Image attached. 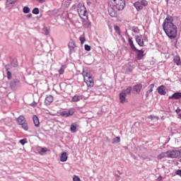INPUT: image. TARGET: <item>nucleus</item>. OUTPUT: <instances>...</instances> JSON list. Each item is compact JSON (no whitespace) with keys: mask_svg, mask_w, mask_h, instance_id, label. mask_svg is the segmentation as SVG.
<instances>
[{"mask_svg":"<svg viewBox=\"0 0 181 181\" xmlns=\"http://www.w3.org/2000/svg\"><path fill=\"white\" fill-rule=\"evenodd\" d=\"M133 90L136 91L137 94H139V93H141V90H142V84L139 83V84L135 85L133 87Z\"/></svg>","mask_w":181,"mask_h":181,"instance_id":"19","label":"nucleus"},{"mask_svg":"<svg viewBox=\"0 0 181 181\" xmlns=\"http://www.w3.org/2000/svg\"><path fill=\"white\" fill-rule=\"evenodd\" d=\"M108 4L117 9V11H123L125 8V0H109Z\"/></svg>","mask_w":181,"mask_h":181,"instance_id":"2","label":"nucleus"},{"mask_svg":"<svg viewBox=\"0 0 181 181\" xmlns=\"http://www.w3.org/2000/svg\"><path fill=\"white\" fill-rule=\"evenodd\" d=\"M6 70L7 71V78L8 80H11L12 78V74L11 73V71H9V69H8V67H6Z\"/></svg>","mask_w":181,"mask_h":181,"instance_id":"27","label":"nucleus"},{"mask_svg":"<svg viewBox=\"0 0 181 181\" xmlns=\"http://www.w3.org/2000/svg\"><path fill=\"white\" fill-rule=\"evenodd\" d=\"M59 74H64V69L63 68H61L59 70Z\"/></svg>","mask_w":181,"mask_h":181,"instance_id":"38","label":"nucleus"},{"mask_svg":"<svg viewBox=\"0 0 181 181\" xmlns=\"http://www.w3.org/2000/svg\"><path fill=\"white\" fill-rule=\"evenodd\" d=\"M108 13L112 18H118V13L114 8V6H110L107 8Z\"/></svg>","mask_w":181,"mask_h":181,"instance_id":"11","label":"nucleus"},{"mask_svg":"<svg viewBox=\"0 0 181 181\" xmlns=\"http://www.w3.org/2000/svg\"><path fill=\"white\" fill-rule=\"evenodd\" d=\"M41 152H50V150L47 149V148L45 147L41 148Z\"/></svg>","mask_w":181,"mask_h":181,"instance_id":"36","label":"nucleus"},{"mask_svg":"<svg viewBox=\"0 0 181 181\" xmlns=\"http://www.w3.org/2000/svg\"><path fill=\"white\" fill-rule=\"evenodd\" d=\"M79 40H80L81 43L83 45L84 43V42H86V37H80Z\"/></svg>","mask_w":181,"mask_h":181,"instance_id":"34","label":"nucleus"},{"mask_svg":"<svg viewBox=\"0 0 181 181\" xmlns=\"http://www.w3.org/2000/svg\"><path fill=\"white\" fill-rule=\"evenodd\" d=\"M68 1H72V0H68Z\"/></svg>","mask_w":181,"mask_h":181,"instance_id":"44","label":"nucleus"},{"mask_svg":"<svg viewBox=\"0 0 181 181\" xmlns=\"http://www.w3.org/2000/svg\"><path fill=\"white\" fill-rule=\"evenodd\" d=\"M128 43L132 49V50H134L135 52H137V59L138 60H142L144 59V56H145V54H144V50L142 49H138L134 45V41H132V38L129 37L128 39Z\"/></svg>","mask_w":181,"mask_h":181,"instance_id":"3","label":"nucleus"},{"mask_svg":"<svg viewBox=\"0 0 181 181\" xmlns=\"http://www.w3.org/2000/svg\"><path fill=\"white\" fill-rule=\"evenodd\" d=\"M73 181H81V180H80V177L78 176L74 175Z\"/></svg>","mask_w":181,"mask_h":181,"instance_id":"33","label":"nucleus"},{"mask_svg":"<svg viewBox=\"0 0 181 181\" xmlns=\"http://www.w3.org/2000/svg\"><path fill=\"white\" fill-rule=\"evenodd\" d=\"M173 17L169 16L165 18L163 23V29L170 39H175L177 36V27L173 23Z\"/></svg>","mask_w":181,"mask_h":181,"instance_id":"1","label":"nucleus"},{"mask_svg":"<svg viewBox=\"0 0 181 181\" xmlns=\"http://www.w3.org/2000/svg\"><path fill=\"white\" fill-rule=\"evenodd\" d=\"M169 158H181V150L168 151Z\"/></svg>","mask_w":181,"mask_h":181,"instance_id":"8","label":"nucleus"},{"mask_svg":"<svg viewBox=\"0 0 181 181\" xmlns=\"http://www.w3.org/2000/svg\"><path fill=\"white\" fill-rule=\"evenodd\" d=\"M16 121L18 124V125H21L24 129V131H28L29 129V126L28 125V122H26V118H25V116L21 115L17 119Z\"/></svg>","mask_w":181,"mask_h":181,"instance_id":"5","label":"nucleus"},{"mask_svg":"<svg viewBox=\"0 0 181 181\" xmlns=\"http://www.w3.org/2000/svg\"><path fill=\"white\" fill-rule=\"evenodd\" d=\"M169 98H171L172 100H180L181 93H175L172 96H170Z\"/></svg>","mask_w":181,"mask_h":181,"instance_id":"21","label":"nucleus"},{"mask_svg":"<svg viewBox=\"0 0 181 181\" xmlns=\"http://www.w3.org/2000/svg\"><path fill=\"white\" fill-rule=\"evenodd\" d=\"M135 39L139 46H141V47H144V39H142V36L136 35Z\"/></svg>","mask_w":181,"mask_h":181,"instance_id":"14","label":"nucleus"},{"mask_svg":"<svg viewBox=\"0 0 181 181\" xmlns=\"http://www.w3.org/2000/svg\"><path fill=\"white\" fill-rule=\"evenodd\" d=\"M163 158H169V151L163 152L158 156V159H163Z\"/></svg>","mask_w":181,"mask_h":181,"instance_id":"20","label":"nucleus"},{"mask_svg":"<svg viewBox=\"0 0 181 181\" xmlns=\"http://www.w3.org/2000/svg\"><path fill=\"white\" fill-rule=\"evenodd\" d=\"M134 6L136 8V11H142L144 6H148V1L141 0L140 1H136L134 4Z\"/></svg>","mask_w":181,"mask_h":181,"instance_id":"7","label":"nucleus"},{"mask_svg":"<svg viewBox=\"0 0 181 181\" xmlns=\"http://www.w3.org/2000/svg\"><path fill=\"white\" fill-rule=\"evenodd\" d=\"M27 142L28 141H26V139H23L20 141V143L21 144V145H25V144H26Z\"/></svg>","mask_w":181,"mask_h":181,"instance_id":"35","label":"nucleus"},{"mask_svg":"<svg viewBox=\"0 0 181 181\" xmlns=\"http://www.w3.org/2000/svg\"><path fill=\"white\" fill-rule=\"evenodd\" d=\"M33 13H34V15H39V8H33Z\"/></svg>","mask_w":181,"mask_h":181,"instance_id":"31","label":"nucleus"},{"mask_svg":"<svg viewBox=\"0 0 181 181\" xmlns=\"http://www.w3.org/2000/svg\"><path fill=\"white\" fill-rule=\"evenodd\" d=\"M155 87V84L152 83L150 85V90L146 92V97L148 98L149 97V94L153 91V88Z\"/></svg>","mask_w":181,"mask_h":181,"instance_id":"25","label":"nucleus"},{"mask_svg":"<svg viewBox=\"0 0 181 181\" xmlns=\"http://www.w3.org/2000/svg\"><path fill=\"white\" fill-rule=\"evenodd\" d=\"M77 12L81 18L88 16V15L87 14V8H86V6H84L83 4H78Z\"/></svg>","mask_w":181,"mask_h":181,"instance_id":"6","label":"nucleus"},{"mask_svg":"<svg viewBox=\"0 0 181 181\" xmlns=\"http://www.w3.org/2000/svg\"><path fill=\"white\" fill-rule=\"evenodd\" d=\"M115 30H116V32H119V27L118 25H116L115 27Z\"/></svg>","mask_w":181,"mask_h":181,"instance_id":"39","label":"nucleus"},{"mask_svg":"<svg viewBox=\"0 0 181 181\" xmlns=\"http://www.w3.org/2000/svg\"><path fill=\"white\" fill-rule=\"evenodd\" d=\"M33 120L35 127H36L37 128H39V127H40V122L39 121V117L36 115H33Z\"/></svg>","mask_w":181,"mask_h":181,"instance_id":"16","label":"nucleus"},{"mask_svg":"<svg viewBox=\"0 0 181 181\" xmlns=\"http://www.w3.org/2000/svg\"><path fill=\"white\" fill-rule=\"evenodd\" d=\"M16 1L18 0H7L6 3V8H12V6H13V5H15L16 3Z\"/></svg>","mask_w":181,"mask_h":181,"instance_id":"17","label":"nucleus"},{"mask_svg":"<svg viewBox=\"0 0 181 181\" xmlns=\"http://www.w3.org/2000/svg\"><path fill=\"white\" fill-rule=\"evenodd\" d=\"M85 50H86V52H90V50H91V47L88 45H85Z\"/></svg>","mask_w":181,"mask_h":181,"instance_id":"32","label":"nucleus"},{"mask_svg":"<svg viewBox=\"0 0 181 181\" xmlns=\"http://www.w3.org/2000/svg\"><path fill=\"white\" fill-rule=\"evenodd\" d=\"M27 18H32V13H29L28 15H27Z\"/></svg>","mask_w":181,"mask_h":181,"instance_id":"42","label":"nucleus"},{"mask_svg":"<svg viewBox=\"0 0 181 181\" xmlns=\"http://www.w3.org/2000/svg\"><path fill=\"white\" fill-rule=\"evenodd\" d=\"M69 49L71 52H74V49H76V43L73 40H71L69 42Z\"/></svg>","mask_w":181,"mask_h":181,"instance_id":"18","label":"nucleus"},{"mask_svg":"<svg viewBox=\"0 0 181 181\" xmlns=\"http://www.w3.org/2000/svg\"><path fill=\"white\" fill-rule=\"evenodd\" d=\"M72 101L74 103H77L78 101H80V96L78 95H74L73 98H72Z\"/></svg>","mask_w":181,"mask_h":181,"instance_id":"28","label":"nucleus"},{"mask_svg":"<svg viewBox=\"0 0 181 181\" xmlns=\"http://www.w3.org/2000/svg\"><path fill=\"white\" fill-rule=\"evenodd\" d=\"M157 91L160 95H166V90L165 89V86L161 85L157 88Z\"/></svg>","mask_w":181,"mask_h":181,"instance_id":"13","label":"nucleus"},{"mask_svg":"<svg viewBox=\"0 0 181 181\" xmlns=\"http://www.w3.org/2000/svg\"><path fill=\"white\" fill-rule=\"evenodd\" d=\"M175 174L177 175V176H180V177H181V170H177L175 172Z\"/></svg>","mask_w":181,"mask_h":181,"instance_id":"37","label":"nucleus"},{"mask_svg":"<svg viewBox=\"0 0 181 181\" xmlns=\"http://www.w3.org/2000/svg\"><path fill=\"white\" fill-rule=\"evenodd\" d=\"M119 102L121 104H125V103H128V100L127 99V93H125V91H122L119 93Z\"/></svg>","mask_w":181,"mask_h":181,"instance_id":"12","label":"nucleus"},{"mask_svg":"<svg viewBox=\"0 0 181 181\" xmlns=\"http://www.w3.org/2000/svg\"><path fill=\"white\" fill-rule=\"evenodd\" d=\"M70 131L73 134H76L77 132V124L76 123H72L70 126Z\"/></svg>","mask_w":181,"mask_h":181,"instance_id":"22","label":"nucleus"},{"mask_svg":"<svg viewBox=\"0 0 181 181\" xmlns=\"http://www.w3.org/2000/svg\"><path fill=\"white\" fill-rule=\"evenodd\" d=\"M23 12L24 13H29L30 12V8H29V7H24L23 8Z\"/></svg>","mask_w":181,"mask_h":181,"instance_id":"30","label":"nucleus"},{"mask_svg":"<svg viewBox=\"0 0 181 181\" xmlns=\"http://www.w3.org/2000/svg\"><path fill=\"white\" fill-rule=\"evenodd\" d=\"M178 118H179L180 119H181V114H179V115H178Z\"/></svg>","mask_w":181,"mask_h":181,"instance_id":"43","label":"nucleus"},{"mask_svg":"<svg viewBox=\"0 0 181 181\" xmlns=\"http://www.w3.org/2000/svg\"><path fill=\"white\" fill-rule=\"evenodd\" d=\"M120 141H121V139L117 136L115 139H113L112 144H118V142H120Z\"/></svg>","mask_w":181,"mask_h":181,"instance_id":"29","label":"nucleus"},{"mask_svg":"<svg viewBox=\"0 0 181 181\" xmlns=\"http://www.w3.org/2000/svg\"><path fill=\"white\" fill-rule=\"evenodd\" d=\"M54 100V99L53 96H52L50 95L47 96L45 100V105H50V104H52V103H53Z\"/></svg>","mask_w":181,"mask_h":181,"instance_id":"15","label":"nucleus"},{"mask_svg":"<svg viewBox=\"0 0 181 181\" xmlns=\"http://www.w3.org/2000/svg\"><path fill=\"white\" fill-rule=\"evenodd\" d=\"M81 19L82 20V25L83 28H86V29L91 28V22L88 19V16L82 17Z\"/></svg>","mask_w":181,"mask_h":181,"instance_id":"9","label":"nucleus"},{"mask_svg":"<svg viewBox=\"0 0 181 181\" xmlns=\"http://www.w3.org/2000/svg\"><path fill=\"white\" fill-rule=\"evenodd\" d=\"M37 1L39 2V4H45V2H46V0H37Z\"/></svg>","mask_w":181,"mask_h":181,"instance_id":"40","label":"nucleus"},{"mask_svg":"<svg viewBox=\"0 0 181 181\" xmlns=\"http://www.w3.org/2000/svg\"><path fill=\"white\" fill-rule=\"evenodd\" d=\"M180 111H181V109L179 108V107H177V108L176 109V110H175V112H176L177 114H179V112H180Z\"/></svg>","mask_w":181,"mask_h":181,"instance_id":"41","label":"nucleus"},{"mask_svg":"<svg viewBox=\"0 0 181 181\" xmlns=\"http://www.w3.org/2000/svg\"><path fill=\"white\" fill-rule=\"evenodd\" d=\"M67 153L63 152L60 157L61 162H66L68 159Z\"/></svg>","mask_w":181,"mask_h":181,"instance_id":"23","label":"nucleus"},{"mask_svg":"<svg viewBox=\"0 0 181 181\" xmlns=\"http://www.w3.org/2000/svg\"><path fill=\"white\" fill-rule=\"evenodd\" d=\"M122 91H124L126 95H128V94H131V91H132V87L129 86L126 90H123Z\"/></svg>","mask_w":181,"mask_h":181,"instance_id":"26","label":"nucleus"},{"mask_svg":"<svg viewBox=\"0 0 181 181\" xmlns=\"http://www.w3.org/2000/svg\"><path fill=\"white\" fill-rule=\"evenodd\" d=\"M83 80L86 82V86H88V87H89L90 88L94 87V79H93L91 75H90L87 71H83Z\"/></svg>","mask_w":181,"mask_h":181,"instance_id":"4","label":"nucleus"},{"mask_svg":"<svg viewBox=\"0 0 181 181\" xmlns=\"http://www.w3.org/2000/svg\"><path fill=\"white\" fill-rule=\"evenodd\" d=\"M74 112H76V110L74 109H70L69 111L65 110L60 112L61 117H65V118H67L69 117H71V115H74Z\"/></svg>","mask_w":181,"mask_h":181,"instance_id":"10","label":"nucleus"},{"mask_svg":"<svg viewBox=\"0 0 181 181\" xmlns=\"http://www.w3.org/2000/svg\"><path fill=\"white\" fill-rule=\"evenodd\" d=\"M173 62L177 64V66H180L181 64L180 57L179 55L175 56L173 59Z\"/></svg>","mask_w":181,"mask_h":181,"instance_id":"24","label":"nucleus"}]
</instances>
